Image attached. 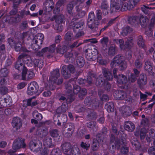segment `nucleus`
<instances>
[{"mask_svg":"<svg viewBox=\"0 0 155 155\" xmlns=\"http://www.w3.org/2000/svg\"><path fill=\"white\" fill-rule=\"evenodd\" d=\"M148 20V19L147 17L141 15L139 20V23H140L141 25L143 27L147 25Z\"/></svg>","mask_w":155,"mask_h":155,"instance_id":"37","label":"nucleus"},{"mask_svg":"<svg viewBox=\"0 0 155 155\" xmlns=\"http://www.w3.org/2000/svg\"><path fill=\"white\" fill-rule=\"evenodd\" d=\"M31 46L32 49L35 51H38L42 47V44H40L38 43L32 41Z\"/></svg>","mask_w":155,"mask_h":155,"instance_id":"42","label":"nucleus"},{"mask_svg":"<svg viewBox=\"0 0 155 155\" xmlns=\"http://www.w3.org/2000/svg\"><path fill=\"white\" fill-rule=\"evenodd\" d=\"M68 109V105L65 103H63L56 110L58 114H61L65 113Z\"/></svg>","mask_w":155,"mask_h":155,"instance_id":"23","label":"nucleus"},{"mask_svg":"<svg viewBox=\"0 0 155 155\" xmlns=\"http://www.w3.org/2000/svg\"><path fill=\"white\" fill-rule=\"evenodd\" d=\"M25 140L21 138H18L15 140L12 145V148L16 151L21 147L25 148L26 145L24 142Z\"/></svg>","mask_w":155,"mask_h":155,"instance_id":"9","label":"nucleus"},{"mask_svg":"<svg viewBox=\"0 0 155 155\" xmlns=\"http://www.w3.org/2000/svg\"><path fill=\"white\" fill-rule=\"evenodd\" d=\"M33 116L35 119L38 120H41L43 117L42 115L38 113L37 111H35L33 112Z\"/></svg>","mask_w":155,"mask_h":155,"instance_id":"49","label":"nucleus"},{"mask_svg":"<svg viewBox=\"0 0 155 155\" xmlns=\"http://www.w3.org/2000/svg\"><path fill=\"white\" fill-rule=\"evenodd\" d=\"M123 56L121 54H119L117 55L113 59L110 63L111 67L113 68L117 66H118L120 63L123 61Z\"/></svg>","mask_w":155,"mask_h":155,"instance_id":"13","label":"nucleus"},{"mask_svg":"<svg viewBox=\"0 0 155 155\" xmlns=\"http://www.w3.org/2000/svg\"><path fill=\"white\" fill-rule=\"evenodd\" d=\"M122 5L123 2L122 0H117L116 2L115 0H111L109 10L110 13L112 14L117 12L120 10Z\"/></svg>","mask_w":155,"mask_h":155,"instance_id":"8","label":"nucleus"},{"mask_svg":"<svg viewBox=\"0 0 155 155\" xmlns=\"http://www.w3.org/2000/svg\"><path fill=\"white\" fill-rule=\"evenodd\" d=\"M149 136L147 135L146 137L148 142H150L152 139L155 138V130L153 129H151L149 130Z\"/></svg>","mask_w":155,"mask_h":155,"instance_id":"35","label":"nucleus"},{"mask_svg":"<svg viewBox=\"0 0 155 155\" xmlns=\"http://www.w3.org/2000/svg\"><path fill=\"white\" fill-rule=\"evenodd\" d=\"M65 18L63 15H57L56 18L55 22L56 23L62 24L64 23L65 21Z\"/></svg>","mask_w":155,"mask_h":155,"instance_id":"36","label":"nucleus"},{"mask_svg":"<svg viewBox=\"0 0 155 155\" xmlns=\"http://www.w3.org/2000/svg\"><path fill=\"white\" fill-rule=\"evenodd\" d=\"M147 81V78L146 75L144 73H142L140 74L137 82L139 86L142 87L146 84Z\"/></svg>","mask_w":155,"mask_h":155,"instance_id":"17","label":"nucleus"},{"mask_svg":"<svg viewBox=\"0 0 155 155\" xmlns=\"http://www.w3.org/2000/svg\"><path fill=\"white\" fill-rule=\"evenodd\" d=\"M137 77L134 76L133 74H131L128 77V81L129 83H133L137 79Z\"/></svg>","mask_w":155,"mask_h":155,"instance_id":"56","label":"nucleus"},{"mask_svg":"<svg viewBox=\"0 0 155 155\" xmlns=\"http://www.w3.org/2000/svg\"><path fill=\"white\" fill-rule=\"evenodd\" d=\"M8 71L6 68L1 69L0 70V78H5L7 77Z\"/></svg>","mask_w":155,"mask_h":155,"instance_id":"44","label":"nucleus"},{"mask_svg":"<svg viewBox=\"0 0 155 155\" xmlns=\"http://www.w3.org/2000/svg\"><path fill=\"white\" fill-rule=\"evenodd\" d=\"M42 147L41 143L36 138L32 139L29 143V148L33 152H37L41 151Z\"/></svg>","mask_w":155,"mask_h":155,"instance_id":"7","label":"nucleus"},{"mask_svg":"<svg viewBox=\"0 0 155 155\" xmlns=\"http://www.w3.org/2000/svg\"><path fill=\"white\" fill-rule=\"evenodd\" d=\"M119 110L124 117L130 116L132 114L131 108L128 106H123L120 108Z\"/></svg>","mask_w":155,"mask_h":155,"instance_id":"14","label":"nucleus"},{"mask_svg":"<svg viewBox=\"0 0 155 155\" xmlns=\"http://www.w3.org/2000/svg\"><path fill=\"white\" fill-rule=\"evenodd\" d=\"M44 144L49 147H51L54 146L52 143L51 138L48 137L46 138V139L44 141Z\"/></svg>","mask_w":155,"mask_h":155,"instance_id":"39","label":"nucleus"},{"mask_svg":"<svg viewBox=\"0 0 155 155\" xmlns=\"http://www.w3.org/2000/svg\"><path fill=\"white\" fill-rule=\"evenodd\" d=\"M114 98L117 100H124L127 96V93L121 90L115 91L113 94Z\"/></svg>","mask_w":155,"mask_h":155,"instance_id":"16","label":"nucleus"},{"mask_svg":"<svg viewBox=\"0 0 155 155\" xmlns=\"http://www.w3.org/2000/svg\"><path fill=\"white\" fill-rule=\"evenodd\" d=\"M78 96L81 99H83V96L85 95L87 93V90L85 88H82L80 89Z\"/></svg>","mask_w":155,"mask_h":155,"instance_id":"54","label":"nucleus"},{"mask_svg":"<svg viewBox=\"0 0 155 155\" xmlns=\"http://www.w3.org/2000/svg\"><path fill=\"white\" fill-rule=\"evenodd\" d=\"M67 127L68 131L65 134V136L66 137H69L72 134L74 129V126L73 123H69L67 124Z\"/></svg>","mask_w":155,"mask_h":155,"instance_id":"20","label":"nucleus"},{"mask_svg":"<svg viewBox=\"0 0 155 155\" xmlns=\"http://www.w3.org/2000/svg\"><path fill=\"white\" fill-rule=\"evenodd\" d=\"M64 39L66 41H70L74 40L75 38L72 33L70 31H68L65 34Z\"/></svg>","mask_w":155,"mask_h":155,"instance_id":"34","label":"nucleus"},{"mask_svg":"<svg viewBox=\"0 0 155 155\" xmlns=\"http://www.w3.org/2000/svg\"><path fill=\"white\" fill-rule=\"evenodd\" d=\"M105 107L108 112L114 111V104L113 102L108 103L105 105Z\"/></svg>","mask_w":155,"mask_h":155,"instance_id":"40","label":"nucleus"},{"mask_svg":"<svg viewBox=\"0 0 155 155\" xmlns=\"http://www.w3.org/2000/svg\"><path fill=\"white\" fill-rule=\"evenodd\" d=\"M100 8L104 15H106L108 14V9L109 8V6L106 1H102L101 4Z\"/></svg>","mask_w":155,"mask_h":155,"instance_id":"22","label":"nucleus"},{"mask_svg":"<svg viewBox=\"0 0 155 155\" xmlns=\"http://www.w3.org/2000/svg\"><path fill=\"white\" fill-rule=\"evenodd\" d=\"M155 103V101L153 102L152 104L149 105L147 107L145 108L144 109L145 112L147 114H149L151 112V109Z\"/></svg>","mask_w":155,"mask_h":155,"instance_id":"63","label":"nucleus"},{"mask_svg":"<svg viewBox=\"0 0 155 155\" xmlns=\"http://www.w3.org/2000/svg\"><path fill=\"white\" fill-rule=\"evenodd\" d=\"M88 119L90 120L95 119L97 117L96 113L94 111H92L88 114L87 116Z\"/></svg>","mask_w":155,"mask_h":155,"instance_id":"53","label":"nucleus"},{"mask_svg":"<svg viewBox=\"0 0 155 155\" xmlns=\"http://www.w3.org/2000/svg\"><path fill=\"white\" fill-rule=\"evenodd\" d=\"M76 63L78 67L80 68L82 67L85 64V60L83 57L81 56L78 57L76 59Z\"/></svg>","mask_w":155,"mask_h":155,"instance_id":"31","label":"nucleus"},{"mask_svg":"<svg viewBox=\"0 0 155 155\" xmlns=\"http://www.w3.org/2000/svg\"><path fill=\"white\" fill-rule=\"evenodd\" d=\"M103 74L104 77L109 81H112L113 76L112 73L108 69L105 68L103 70Z\"/></svg>","mask_w":155,"mask_h":155,"instance_id":"28","label":"nucleus"},{"mask_svg":"<svg viewBox=\"0 0 155 155\" xmlns=\"http://www.w3.org/2000/svg\"><path fill=\"white\" fill-rule=\"evenodd\" d=\"M8 91V88L5 86H2L0 87V93L2 95L6 94Z\"/></svg>","mask_w":155,"mask_h":155,"instance_id":"57","label":"nucleus"},{"mask_svg":"<svg viewBox=\"0 0 155 155\" xmlns=\"http://www.w3.org/2000/svg\"><path fill=\"white\" fill-rule=\"evenodd\" d=\"M85 52L86 58L88 61H94L97 59V51L93 47L88 48L85 50Z\"/></svg>","mask_w":155,"mask_h":155,"instance_id":"5","label":"nucleus"},{"mask_svg":"<svg viewBox=\"0 0 155 155\" xmlns=\"http://www.w3.org/2000/svg\"><path fill=\"white\" fill-rule=\"evenodd\" d=\"M15 67L16 69L21 71H23L25 68L26 67L22 63L21 60H18L15 64Z\"/></svg>","mask_w":155,"mask_h":155,"instance_id":"29","label":"nucleus"},{"mask_svg":"<svg viewBox=\"0 0 155 155\" xmlns=\"http://www.w3.org/2000/svg\"><path fill=\"white\" fill-rule=\"evenodd\" d=\"M50 135L54 138L57 137L59 136V132L56 129H52L49 131Z\"/></svg>","mask_w":155,"mask_h":155,"instance_id":"47","label":"nucleus"},{"mask_svg":"<svg viewBox=\"0 0 155 155\" xmlns=\"http://www.w3.org/2000/svg\"><path fill=\"white\" fill-rule=\"evenodd\" d=\"M92 150L94 151L97 150L99 147V143L98 140L95 138L93 140L91 146Z\"/></svg>","mask_w":155,"mask_h":155,"instance_id":"33","label":"nucleus"},{"mask_svg":"<svg viewBox=\"0 0 155 155\" xmlns=\"http://www.w3.org/2000/svg\"><path fill=\"white\" fill-rule=\"evenodd\" d=\"M84 1L85 0H77V2L79 3V4L76 7V11L78 12V16L80 18H82L85 14V12L82 10L84 6Z\"/></svg>","mask_w":155,"mask_h":155,"instance_id":"12","label":"nucleus"},{"mask_svg":"<svg viewBox=\"0 0 155 155\" xmlns=\"http://www.w3.org/2000/svg\"><path fill=\"white\" fill-rule=\"evenodd\" d=\"M76 80L77 78H72L69 80L68 81L64 83L66 93L69 94L72 92L73 88L70 83H71L72 81H75Z\"/></svg>","mask_w":155,"mask_h":155,"instance_id":"21","label":"nucleus"},{"mask_svg":"<svg viewBox=\"0 0 155 155\" xmlns=\"http://www.w3.org/2000/svg\"><path fill=\"white\" fill-rule=\"evenodd\" d=\"M49 80L53 83L59 85L63 82V79L60 77L59 70L57 68L53 70L51 72V76L49 78Z\"/></svg>","mask_w":155,"mask_h":155,"instance_id":"3","label":"nucleus"},{"mask_svg":"<svg viewBox=\"0 0 155 155\" xmlns=\"http://www.w3.org/2000/svg\"><path fill=\"white\" fill-rule=\"evenodd\" d=\"M148 153L150 155H155V146H152L148 150Z\"/></svg>","mask_w":155,"mask_h":155,"instance_id":"64","label":"nucleus"},{"mask_svg":"<svg viewBox=\"0 0 155 155\" xmlns=\"http://www.w3.org/2000/svg\"><path fill=\"white\" fill-rule=\"evenodd\" d=\"M55 47V44H53L49 47H45L41 51L37 52L36 55L39 57H42L45 53H47L50 54L47 55V57L50 58L51 55L54 52Z\"/></svg>","mask_w":155,"mask_h":155,"instance_id":"6","label":"nucleus"},{"mask_svg":"<svg viewBox=\"0 0 155 155\" xmlns=\"http://www.w3.org/2000/svg\"><path fill=\"white\" fill-rule=\"evenodd\" d=\"M118 66H119L120 70L121 71L125 70L127 68V63L125 61H124Z\"/></svg>","mask_w":155,"mask_h":155,"instance_id":"61","label":"nucleus"},{"mask_svg":"<svg viewBox=\"0 0 155 155\" xmlns=\"http://www.w3.org/2000/svg\"><path fill=\"white\" fill-rule=\"evenodd\" d=\"M62 151L65 155H71V154H80V151L79 148L75 147L72 149L71 144L68 142H65L61 145Z\"/></svg>","mask_w":155,"mask_h":155,"instance_id":"1","label":"nucleus"},{"mask_svg":"<svg viewBox=\"0 0 155 155\" xmlns=\"http://www.w3.org/2000/svg\"><path fill=\"white\" fill-rule=\"evenodd\" d=\"M133 31L132 29L129 26L124 28L121 33V35L123 36L127 35L128 33H130Z\"/></svg>","mask_w":155,"mask_h":155,"instance_id":"38","label":"nucleus"},{"mask_svg":"<svg viewBox=\"0 0 155 155\" xmlns=\"http://www.w3.org/2000/svg\"><path fill=\"white\" fill-rule=\"evenodd\" d=\"M133 38L129 37L128 38L124 44V50L130 48L133 46Z\"/></svg>","mask_w":155,"mask_h":155,"instance_id":"27","label":"nucleus"},{"mask_svg":"<svg viewBox=\"0 0 155 155\" xmlns=\"http://www.w3.org/2000/svg\"><path fill=\"white\" fill-rule=\"evenodd\" d=\"M144 69L150 75H153V72L152 71V63L148 60H147L145 62Z\"/></svg>","mask_w":155,"mask_h":155,"instance_id":"18","label":"nucleus"},{"mask_svg":"<svg viewBox=\"0 0 155 155\" xmlns=\"http://www.w3.org/2000/svg\"><path fill=\"white\" fill-rule=\"evenodd\" d=\"M114 41L119 44L120 48L122 50H124V41L123 39H115L113 40Z\"/></svg>","mask_w":155,"mask_h":155,"instance_id":"45","label":"nucleus"},{"mask_svg":"<svg viewBox=\"0 0 155 155\" xmlns=\"http://www.w3.org/2000/svg\"><path fill=\"white\" fill-rule=\"evenodd\" d=\"M112 131L113 133L116 134L117 135H120V136H121L123 133V132L122 131H120L118 132L116 127L114 125L112 126Z\"/></svg>","mask_w":155,"mask_h":155,"instance_id":"58","label":"nucleus"},{"mask_svg":"<svg viewBox=\"0 0 155 155\" xmlns=\"http://www.w3.org/2000/svg\"><path fill=\"white\" fill-rule=\"evenodd\" d=\"M34 62L35 67L38 68H39L40 69L42 68L43 66V62L41 60L35 59Z\"/></svg>","mask_w":155,"mask_h":155,"instance_id":"46","label":"nucleus"},{"mask_svg":"<svg viewBox=\"0 0 155 155\" xmlns=\"http://www.w3.org/2000/svg\"><path fill=\"white\" fill-rule=\"evenodd\" d=\"M97 62L100 64L103 65L105 64L106 61H104L102 59V56L100 54H99L98 55H97Z\"/></svg>","mask_w":155,"mask_h":155,"instance_id":"59","label":"nucleus"},{"mask_svg":"<svg viewBox=\"0 0 155 155\" xmlns=\"http://www.w3.org/2000/svg\"><path fill=\"white\" fill-rule=\"evenodd\" d=\"M117 50L115 46H110L107 50V56L110 57L115 55L117 53Z\"/></svg>","mask_w":155,"mask_h":155,"instance_id":"26","label":"nucleus"},{"mask_svg":"<svg viewBox=\"0 0 155 155\" xmlns=\"http://www.w3.org/2000/svg\"><path fill=\"white\" fill-rule=\"evenodd\" d=\"M15 48V51L18 52L21 50V42L19 41H16L15 44V46H13Z\"/></svg>","mask_w":155,"mask_h":155,"instance_id":"60","label":"nucleus"},{"mask_svg":"<svg viewBox=\"0 0 155 155\" xmlns=\"http://www.w3.org/2000/svg\"><path fill=\"white\" fill-rule=\"evenodd\" d=\"M118 69L114 68L113 70V74L114 78L116 79L117 82L119 84H125L128 81L127 77L123 74L117 75V73Z\"/></svg>","mask_w":155,"mask_h":155,"instance_id":"4","label":"nucleus"},{"mask_svg":"<svg viewBox=\"0 0 155 155\" xmlns=\"http://www.w3.org/2000/svg\"><path fill=\"white\" fill-rule=\"evenodd\" d=\"M130 142L136 150L139 149L140 147V144L136 138H131Z\"/></svg>","mask_w":155,"mask_h":155,"instance_id":"32","label":"nucleus"},{"mask_svg":"<svg viewBox=\"0 0 155 155\" xmlns=\"http://www.w3.org/2000/svg\"><path fill=\"white\" fill-rule=\"evenodd\" d=\"M35 76L34 73L29 71L27 68H25L21 73V79L24 81H28L32 79Z\"/></svg>","mask_w":155,"mask_h":155,"instance_id":"10","label":"nucleus"},{"mask_svg":"<svg viewBox=\"0 0 155 155\" xmlns=\"http://www.w3.org/2000/svg\"><path fill=\"white\" fill-rule=\"evenodd\" d=\"M38 89L39 87L37 83L35 81H33L28 86L27 93L29 95H33L38 92Z\"/></svg>","mask_w":155,"mask_h":155,"instance_id":"11","label":"nucleus"},{"mask_svg":"<svg viewBox=\"0 0 155 155\" xmlns=\"http://www.w3.org/2000/svg\"><path fill=\"white\" fill-rule=\"evenodd\" d=\"M54 29L58 32H61L63 30V25L62 24L57 23L54 27Z\"/></svg>","mask_w":155,"mask_h":155,"instance_id":"55","label":"nucleus"},{"mask_svg":"<svg viewBox=\"0 0 155 155\" xmlns=\"http://www.w3.org/2000/svg\"><path fill=\"white\" fill-rule=\"evenodd\" d=\"M75 109L76 111L78 112H83L85 111V108L82 104L78 105L75 107Z\"/></svg>","mask_w":155,"mask_h":155,"instance_id":"52","label":"nucleus"},{"mask_svg":"<svg viewBox=\"0 0 155 155\" xmlns=\"http://www.w3.org/2000/svg\"><path fill=\"white\" fill-rule=\"evenodd\" d=\"M74 7V5L71 2H69L67 5V11L68 13L70 15L73 14L72 10Z\"/></svg>","mask_w":155,"mask_h":155,"instance_id":"48","label":"nucleus"},{"mask_svg":"<svg viewBox=\"0 0 155 155\" xmlns=\"http://www.w3.org/2000/svg\"><path fill=\"white\" fill-rule=\"evenodd\" d=\"M12 125L16 130L20 129L22 126L21 119L18 117L13 118L12 121Z\"/></svg>","mask_w":155,"mask_h":155,"instance_id":"15","label":"nucleus"},{"mask_svg":"<svg viewBox=\"0 0 155 155\" xmlns=\"http://www.w3.org/2000/svg\"><path fill=\"white\" fill-rule=\"evenodd\" d=\"M139 20L138 17L135 16L128 17L127 21L129 24L132 25H135L139 23Z\"/></svg>","mask_w":155,"mask_h":155,"instance_id":"25","label":"nucleus"},{"mask_svg":"<svg viewBox=\"0 0 155 155\" xmlns=\"http://www.w3.org/2000/svg\"><path fill=\"white\" fill-rule=\"evenodd\" d=\"M104 79L103 77H98L96 78V85L97 87H101L103 84H104Z\"/></svg>","mask_w":155,"mask_h":155,"instance_id":"43","label":"nucleus"},{"mask_svg":"<svg viewBox=\"0 0 155 155\" xmlns=\"http://www.w3.org/2000/svg\"><path fill=\"white\" fill-rule=\"evenodd\" d=\"M68 50L67 47L65 45H63L62 47L60 48H57V53L60 54H63L67 52Z\"/></svg>","mask_w":155,"mask_h":155,"instance_id":"41","label":"nucleus"},{"mask_svg":"<svg viewBox=\"0 0 155 155\" xmlns=\"http://www.w3.org/2000/svg\"><path fill=\"white\" fill-rule=\"evenodd\" d=\"M137 45L140 48H144L145 42L142 36L139 35L137 36Z\"/></svg>","mask_w":155,"mask_h":155,"instance_id":"30","label":"nucleus"},{"mask_svg":"<svg viewBox=\"0 0 155 155\" xmlns=\"http://www.w3.org/2000/svg\"><path fill=\"white\" fill-rule=\"evenodd\" d=\"M33 98V97H32L28 99L24 100L23 101V106L25 107H26L28 106H30V105H31V103Z\"/></svg>","mask_w":155,"mask_h":155,"instance_id":"51","label":"nucleus"},{"mask_svg":"<svg viewBox=\"0 0 155 155\" xmlns=\"http://www.w3.org/2000/svg\"><path fill=\"white\" fill-rule=\"evenodd\" d=\"M44 38V35L42 34L39 33L35 35L33 39H31V40L32 41L38 43L39 44H42Z\"/></svg>","mask_w":155,"mask_h":155,"instance_id":"19","label":"nucleus"},{"mask_svg":"<svg viewBox=\"0 0 155 155\" xmlns=\"http://www.w3.org/2000/svg\"><path fill=\"white\" fill-rule=\"evenodd\" d=\"M94 15L93 12L89 14L87 20V26L93 32L97 31L98 30V26L100 24L99 21L94 19Z\"/></svg>","mask_w":155,"mask_h":155,"instance_id":"2","label":"nucleus"},{"mask_svg":"<svg viewBox=\"0 0 155 155\" xmlns=\"http://www.w3.org/2000/svg\"><path fill=\"white\" fill-rule=\"evenodd\" d=\"M91 105L93 109H96L99 107L98 100L96 98L92 99Z\"/></svg>","mask_w":155,"mask_h":155,"instance_id":"50","label":"nucleus"},{"mask_svg":"<svg viewBox=\"0 0 155 155\" xmlns=\"http://www.w3.org/2000/svg\"><path fill=\"white\" fill-rule=\"evenodd\" d=\"M128 8L129 10H130L133 8L136 4L133 0H129L127 3Z\"/></svg>","mask_w":155,"mask_h":155,"instance_id":"62","label":"nucleus"},{"mask_svg":"<svg viewBox=\"0 0 155 155\" xmlns=\"http://www.w3.org/2000/svg\"><path fill=\"white\" fill-rule=\"evenodd\" d=\"M124 127L126 130L129 132L133 131L135 128L134 124L130 121H127L125 122Z\"/></svg>","mask_w":155,"mask_h":155,"instance_id":"24","label":"nucleus"}]
</instances>
